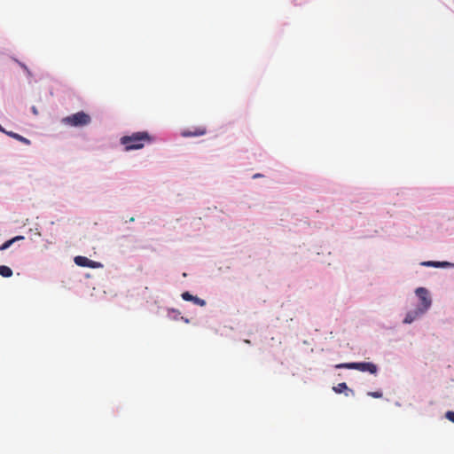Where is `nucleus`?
Here are the masks:
<instances>
[{
	"mask_svg": "<svg viewBox=\"0 0 454 454\" xmlns=\"http://www.w3.org/2000/svg\"><path fill=\"white\" fill-rule=\"evenodd\" d=\"M0 131L4 133L5 132V129L0 125Z\"/></svg>",
	"mask_w": 454,
	"mask_h": 454,
	"instance_id": "a211bd4d",
	"label": "nucleus"
},
{
	"mask_svg": "<svg viewBox=\"0 0 454 454\" xmlns=\"http://www.w3.org/2000/svg\"><path fill=\"white\" fill-rule=\"evenodd\" d=\"M74 262L78 266L88 267V268H97L99 265V262H94L85 256H81V255L74 257Z\"/></svg>",
	"mask_w": 454,
	"mask_h": 454,
	"instance_id": "423d86ee",
	"label": "nucleus"
},
{
	"mask_svg": "<svg viewBox=\"0 0 454 454\" xmlns=\"http://www.w3.org/2000/svg\"><path fill=\"white\" fill-rule=\"evenodd\" d=\"M368 395L374 397V398H380V397H382V393L380 391L369 392Z\"/></svg>",
	"mask_w": 454,
	"mask_h": 454,
	"instance_id": "4468645a",
	"label": "nucleus"
},
{
	"mask_svg": "<svg viewBox=\"0 0 454 454\" xmlns=\"http://www.w3.org/2000/svg\"><path fill=\"white\" fill-rule=\"evenodd\" d=\"M0 275L4 278H10L12 276V270L8 266L0 265Z\"/></svg>",
	"mask_w": 454,
	"mask_h": 454,
	"instance_id": "ddd939ff",
	"label": "nucleus"
},
{
	"mask_svg": "<svg viewBox=\"0 0 454 454\" xmlns=\"http://www.w3.org/2000/svg\"><path fill=\"white\" fill-rule=\"evenodd\" d=\"M207 133V129L203 126L194 127L192 129H184L182 131V136L184 137H200Z\"/></svg>",
	"mask_w": 454,
	"mask_h": 454,
	"instance_id": "39448f33",
	"label": "nucleus"
},
{
	"mask_svg": "<svg viewBox=\"0 0 454 454\" xmlns=\"http://www.w3.org/2000/svg\"><path fill=\"white\" fill-rule=\"evenodd\" d=\"M90 121V116L82 111L63 118L62 123L72 127H82L88 125Z\"/></svg>",
	"mask_w": 454,
	"mask_h": 454,
	"instance_id": "7ed1b4c3",
	"label": "nucleus"
},
{
	"mask_svg": "<svg viewBox=\"0 0 454 454\" xmlns=\"http://www.w3.org/2000/svg\"><path fill=\"white\" fill-rule=\"evenodd\" d=\"M4 133H5L7 136H9V137H12V138H14V139H16V140H18V141H20V142L23 143V144H25V145H29L31 144V142H30V140H29V139H27V138H26V137H24L20 136V134H18V133H14V132H12V131H6V130H5V132H4Z\"/></svg>",
	"mask_w": 454,
	"mask_h": 454,
	"instance_id": "1a4fd4ad",
	"label": "nucleus"
},
{
	"mask_svg": "<svg viewBox=\"0 0 454 454\" xmlns=\"http://www.w3.org/2000/svg\"><path fill=\"white\" fill-rule=\"evenodd\" d=\"M121 144L125 151L142 149L146 144L153 142V137L146 131L134 132L129 136L121 137Z\"/></svg>",
	"mask_w": 454,
	"mask_h": 454,
	"instance_id": "f257e3e1",
	"label": "nucleus"
},
{
	"mask_svg": "<svg viewBox=\"0 0 454 454\" xmlns=\"http://www.w3.org/2000/svg\"><path fill=\"white\" fill-rule=\"evenodd\" d=\"M421 264L424 266H427V267H436V268L446 267V266L450 265V263L448 262H434V261L423 262Z\"/></svg>",
	"mask_w": 454,
	"mask_h": 454,
	"instance_id": "9d476101",
	"label": "nucleus"
},
{
	"mask_svg": "<svg viewBox=\"0 0 454 454\" xmlns=\"http://www.w3.org/2000/svg\"><path fill=\"white\" fill-rule=\"evenodd\" d=\"M182 298L184 301H192L194 304L203 307L206 305V301L197 296H193L189 292H184L182 294Z\"/></svg>",
	"mask_w": 454,
	"mask_h": 454,
	"instance_id": "0eeeda50",
	"label": "nucleus"
},
{
	"mask_svg": "<svg viewBox=\"0 0 454 454\" xmlns=\"http://www.w3.org/2000/svg\"><path fill=\"white\" fill-rule=\"evenodd\" d=\"M333 390L337 394H340L346 390L354 394L353 390L349 389L345 382L339 383L337 386L333 387Z\"/></svg>",
	"mask_w": 454,
	"mask_h": 454,
	"instance_id": "f8f14e48",
	"label": "nucleus"
},
{
	"mask_svg": "<svg viewBox=\"0 0 454 454\" xmlns=\"http://www.w3.org/2000/svg\"><path fill=\"white\" fill-rule=\"evenodd\" d=\"M337 369H355L360 372H368L371 374H376L378 372V367L375 364L371 362H361V363H343L336 364Z\"/></svg>",
	"mask_w": 454,
	"mask_h": 454,
	"instance_id": "f03ea898",
	"label": "nucleus"
},
{
	"mask_svg": "<svg viewBox=\"0 0 454 454\" xmlns=\"http://www.w3.org/2000/svg\"><path fill=\"white\" fill-rule=\"evenodd\" d=\"M422 314H424V312H420V309L417 308L415 310L410 311L406 314L403 319V323L411 324L417 317H419Z\"/></svg>",
	"mask_w": 454,
	"mask_h": 454,
	"instance_id": "6e6552de",
	"label": "nucleus"
},
{
	"mask_svg": "<svg viewBox=\"0 0 454 454\" xmlns=\"http://www.w3.org/2000/svg\"><path fill=\"white\" fill-rule=\"evenodd\" d=\"M32 112H33V114H35V115L38 114V111H37V109H36V107H35V106H33V107H32Z\"/></svg>",
	"mask_w": 454,
	"mask_h": 454,
	"instance_id": "dca6fc26",
	"label": "nucleus"
},
{
	"mask_svg": "<svg viewBox=\"0 0 454 454\" xmlns=\"http://www.w3.org/2000/svg\"><path fill=\"white\" fill-rule=\"evenodd\" d=\"M262 174H255L254 175L253 178H258V177H262Z\"/></svg>",
	"mask_w": 454,
	"mask_h": 454,
	"instance_id": "f3484780",
	"label": "nucleus"
},
{
	"mask_svg": "<svg viewBox=\"0 0 454 454\" xmlns=\"http://www.w3.org/2000/svg\"><path fill=\"white\" fill-rule=\"evenodd\" d=\"M416 295L420 301V304L419 306V309L420 312H426L432 304V300L430 298L428 291L425 287H418L415 291Z\"/></svg>",
	"mask_w": 454,
	"mask_h": 454,
	"instance_id": "20e7f679",
	"label": "nucleus"
},
{
	"mask_svg": "<svg viewBox=\"0 0 454 454\" xmlns=\"http://www.w3.org/2000/svg\"><path fill=\"white\" fill-rule=\"evenodd\" d=\"M24 239L23 236H16L0 246V251L9 248L15 241Z\"/></svg>",
	"mask_w": 454,
	"mask_h": 454,
	"instance_id": "9b49d317",
	"label": "nucleus"
},
{
	"mask_svg": "<svg viewBox=\"0 0 454 454\" xmlns=\"http://www.w3.org/2000/svg\"><path fill=\"white\" fill-rule=\"evenodd\" d=\"M446 418L454 423V411H447L446 412Z\"/></svg>",
	"mask_w": 454,
	"mask_h": 454,
	"instance_id": "2eb2a0df",
	"label": "nucleus"
}]
</instances>
